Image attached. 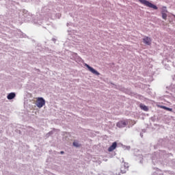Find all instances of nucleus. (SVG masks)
Listing matches in <instances>:
<instances>
[{"label":"nucleus","mask_w":175,"mask_h":175,"mask_svg":"<svg viewBox=\"0 0 175 175\" xmlns=\"http://www.w3.org/2000/svg\"><path fill=\"white\" fill-rule=\"evenodd\" d=\"M46 105V100L42 97L36 98V105L38 109H42Z\"/></svg>","instance_id":"nucleus-1"},{"label":"nucleus","mask_w":175,"mask_h":175,"mask_svg":"<svg viewBox=\"0 0 175 175\" xmlns=\"http://www.w3.org/2000/svg\"><path fill=\"white\" fill-rule=\"evenodd\" d=\"M139 2L142 3V5H144L145 6H147L148 8H151L152 9H154V10H158V7L157 5L152 4L150 1L147 0H139Z\"/></svg>","instance_id":"nucleus-2"},{"label":"nucleus","mask_w":175,"mask_h":175,"mask_svg":"<svg viewBox=\"0 0 175 175\" xmlns=\"http://www.w3.org/2000/svg\"><path fill=\"white\" fill-rule=\"evenodd\" d=\"M122 164L121 167H120V172L122 174H124V173H126V171L128 170V167H129V165H128L127 163L122 161Z\"/></svg>","instance_id":"nucleus-3"},{"label":"nucleus","mask_w":175,"mask_h":175,"mask_svg":"<svg viewBox=\"0 0 175 175\" xmlns=\"http://www.w3.org/2000/svg\"><path fill=\"white\" fill-rule=\"evenodd\" d=\"M85 66H86V68H88V70L90 72H91L92 73H93V75H96V76H99V75H100L99 73V72H98L96 70L94 69V68L90 66V65L85 64Z\"/></svg>","instance_id":"nucleus-4"},{"label":"nucleus","mask_w":175,"mask_h":175,"mask_svg":"<svg viewBox=\"0 0 175 175\" xmlns=\"http://www.w3.org/2000/svg\"><path fill=\"white\" fill-rule=\"evenodd\" d=\"M127 125L128 121L122 120L117 123L116 126H118V128H124V126H126Z\"/></svg>","instance_id":"nucleus-5"},{"label":"nucleus","mask_w":175,"mask_h":175,"mask_svg":"<svg viewBox=\"0 0 175 175\" xmlns=\"http://www.w3.org/2000/svg\"><path fill=\"white\" fill-rule=\"evenodd\" d=\"M143 42L147 46H150L151 44L152 40L150 38L146 36L145 38H143Z\"/></svg>","instance_id":"nucleus-6"},{"label":"nucleus","mask_w":175,"mask_h":175,"mask_svg":"<svg viewBox=\"0 0 175 175\" xmlns=\"http://www.w3.org/2000/svg\"><path fill=\"white\" fill-rule=\"evenodd\" d=\"M115 148H117V142H113L112 145L108 148V151L111 152V151H114Z\"/></svg>","instance_id":"nucleus-7"},{"label":"nucleus","mask_w":175,"mask_h":175,"mask_svg":"<svg viewBox=\"0 0 175 175\" xmlns=\"http://www.w3.org/2000/svg\"><path fill=\"white\" fill-rule=\"evenodd\" d=\"M14 98H16V93L14 92L10 93L7 96V98L10 100L12 99H14Z\"/></svg>","instance_id":"nucleus-8"},{"label":"nucleus","mask_w":175,"mask_h":175,"mask_svg":"<svg viewBox=\"0 0 175 175\" xmlns=\"http://www.w3.org/2000/svg\"><path fill=\"white\" fill-rule=\"evenodd\" d=\"M139 107L142 110H144V111H148V107L143 104H140Z\"/></svg>","instance_id":"nucleus-9"},{"label":"nucleus","mask_w":175,"mask_h":175,"mask_svg":"<svg viewBox=\"0 0 175 175\" xmlns=\"http://www.w3.org/2000/svg\"><path fill=\"white\" fill-rule=\"evenodd\" d=\"M161 109H164V110H167L168 111H172L173 109L172 108H169L165 106H161Z\"/></svg>","instance_id":"nucleus-10"},{"label":"nucleus","mask_w":175,"mask_h":175,"mask_svg":"<svg viewBox=\"0 0 175 175\" xmlns=\"http://www.w3.org/2000/svg\"><path fill=\"white\" fill-rule=\"evenodd\" d=\"M161 15H162V18L163 20H167V14L166 13H161Z\"/></svg>","instance_id":"nucleus-11"},{"label":"nucleus","mask_w":175,"mask_h":175,"mask_svg":"<svg viewBox=\"0 0 175 175\" xmlns=\"http://www.w3.org/2000/svg\"><path fill=\"white\" fill-rule=\"evenodd\" d=\"M161 13H167V10H166V7H163L161 8Z\"/></svg>","instance_id":"nucleus-12"},{"label":"nucleus","mask_w":175,"mask_h":175,"mask_svg":"<svg viewBox=\"0 0 175 175\" xmlns=\"http://www.w3.org/2000/svg\"><path fill=\"white\" fill-rule=\"evenodd\" d=\"M73 146H75V147H80V145L79 144V142L77 141H75L73 142Z\"/></svg>","instance_id":"nucleus-13"},{"label":"nucleus","mask_w":175,"mask_h":175,"mask_svg":"<svg viewBox=\"0 0 175 175\" xmlns=\"http://www.w3.org/2000/svg\"><path fill=\"white\" fill-rule=\"evenodd\" d=\"M60 154H64V151L60 152Z\"/></svg>","instance_id":"nucleus-14"}]
</instances>
